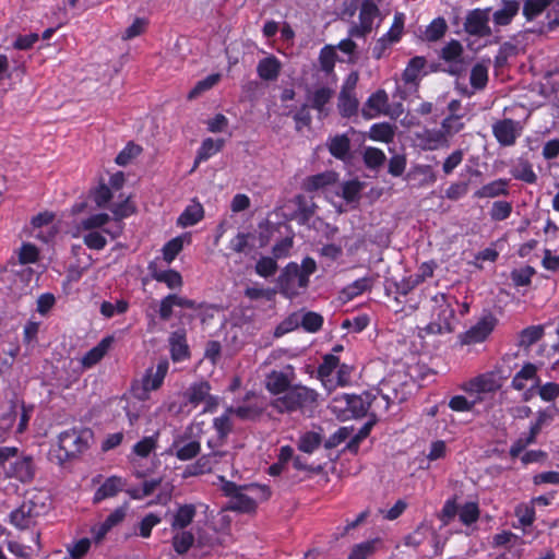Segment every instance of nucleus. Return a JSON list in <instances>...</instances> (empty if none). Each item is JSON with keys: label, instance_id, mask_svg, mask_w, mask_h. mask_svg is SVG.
<instances>
[{"label": "nucleus", "instance_id": "1", "mask_svg": "<svg viewBox=\"0 0 559 559\" xmlns=\"http://www.w3.org/2000/svg\"><path fill=\"white\" fill-rule=\"evenodd\" d=\"M459 301L454 296L438 293L429 300L430 321L424 328L427 334L441 335L455 331L459 320L455 317L454 306Z\"/></svg>", "mask_w": 559, "mask_h": 559}, {"label": "nucleus", "instance_id": "2", "mask_svg": "<svg viewBox=\"0 0 559 559\" xmlns=\"http://www.w3.org/2000/svg\"><path fill=\"white\" fill-rule=\"evenodd\" d=\"M319 393L301 384H293L283 395L272 400L271 406L280 414L312 413L318 406Z\"/></svg>", "mask_w": 559, "mask_h": 559}, {"label": "nucleus", "instance_id": "3", "mask_svg": "<svg viewBox=\"0 0 559 559\" xmlns=\"http://www.w3.org/2000/svg\"><path fill=\"white\" fill-rule=\"evenodd\" d=\"M222 489L229 497L228 509L239 512H251L257 508L258 502L270 498L271 491L266 486L251 484L248 486H237L233 481L224 478Z\"/></svg>", "mask_w": 559, "mask_h": 559}, {"label": "nucleus", "instance_id": "4", "mask_svg": "<svg viewBox=\"0 0 559 559\" xmlns=\"http://www.w3.org/2000/svg\"><path fill=\"white\" fill-rule=\"evenodd\" d=\"M316 270L317 263L310 257L305 258L301 265L296 262L288 263L277 280L281 294L287 298H294L299 295L301 289L308 287L309 277Z\"/></svg>", "mask_w": 559, "mask_h": 559}, {"label": "nucleus", "instance_id": "5", "mask_svg": "<svg viewBox=\"0 0 559 559\" xmlns=\"http://www.w3.org/2000/svg\"><path fill=\"white\" fill-rule=\"evenodd\" d=\"M48 496L36 491L27 497L19 508L10 513V522L19 530H27L37 523V520L48 510Z\"/></svg>", "mask_w": 559, "mask_h": 559}, {"label": "nucleus", "instance_id": "6", "mask_svg": "<svg viewBox=\"0 0 559 559\" xmlns=\"http://www.w3.org/2000/svg\"><path fill=\"white\" fill-rule=\"evenodd\" d=\"M93 441V432L88 428H71L58 437V460L63 463L83 454Z\"/></svg>", "mask_w": 559, "mask_h": 559}, {"label": "nucleus", "instance_id": "7", "mask_svg": "<svg viewBox=\"0 0 559 559\" xmlns=\"http://www.w3.org/2000/svg\"><path fill=\"white\" fill-rule=\"evenodd\" d=\"M369 391L360 395L342 394L332 400L333 412H348L353 417L369 415Z\"/></svg>", "mask_w": 559, "mask_h": 559}, {"label": "nucleus", "instance_id": "8", "mask_svg": "<svg viewBox=\"0 0 559 559\" xmlns=\"http://www.w3.org/2000/svg\"><path fill=\"white\" fill-rule=\"evenodd\" d=\"M491 129L499 145L510 147L521 138L524 127L521 121L503 118L495 121Z\"/></svg>", "mask_w": 559, "mask_h": 559}, {"label": "nucleus", "instance_id": "9", "mask_svg": "<svg viewBox=\"0 0 559 559\" xmlns=\"http://www.w3.org/2000/svg\"><path fill=\"white\" fill-rule=\"evenodd\" d=\"M168 369L169 362L165 358L160 359L155 367L147 368L141 380L139 399L145 400L151 391L158 390L164 382Z\"/></svg>", "mask_w": 559, "mask_h": 559}, {"label": "nucleus", "instance_id": "10", "mask_svg": "<svg viewBox=\"0 0 559 559\" xmlns=\"http://www.w3.org/2000/svg\"><path fill=\"white\" fill-rule=\"evenodd\" d=\"M229 456V452L225 450L210 451L209 453L199 457L195 463L188 465L183 471V477H191L210 473L218 463L227 462Z\"/></svg>", "mask_w": 559, "mask_h": 559}, {"label": "nucleus", "instance_id": "11", "mask_svg": "<svg viewBox=\"0 0 559 559\" xmlns=\"http://www.w3.org/2000/svg\"><path fill=\"white\" fill-rule=\"evenodd\" d=\"M415 146L421 151H437L448 148L449 141L445 139L440 128H423L413 134Z\"/></svg>", "mask_w": 559, "mask_h": 559}, {"label": "nucleus", "instance_id": "12", "mask_svg": "<svg viewBox=\"0 0 559 559\" xmlns=\"http://www.w3.org/2000/svg\"><path fill=\"white\" fill-rule=\"evenodd\" d=\"M489 13L490 9H474L467 12L464 21V31L472 36H490Z\"/></svg>", "mask_w": 559, "mask_h": 559}, {"label": "nucleus", "instance_id": "13", "mask_svg": "<svg viewBox=\"0 0 559 559\" xmlns=\"http://www.w3.org/2000/svg\"><path fill=\"white\" fill-rule=\"evenodd\" d=\"M265 411V404L261 399L254 397L253 393H248L243 403L238 406L228 407V412L246 421L258 420Z\"/></svg>", "mask_w": 559, "mask_h": 559}, {"label": "nucleus", "instance_id": "14", "mask_svg": "<svg viewBox=\"0 0 559 559\" xmlns=\"http://www.w3.org/2000/svg\"><path fill=\"white\" fill-rule=\"evenodd\" d=\"M379 386L384 393V396H386L392 404H400L406 401L411 394L408 385L402 381V378L399 374H392L383 379Z\"/></svg>", "mask_w": 559, "mask_h": 559}, {"label": "nucleus", "instance_id": "15", "mask_svg": "<svg viewBox=\"0 0 559 559\" xmlns=\"http://www.w3.org/2000/svg\"><path fill=\"white\" fill-rule=\"evenodd\" d=\"M496 319L492 316L481 318L475 325L461 335L463 344H476L485 341L492 332Z\"/></svg>", "mask_w": 559, "mask_h": 559}, {"label": "nucleus", "instance_id": "16", "mask_svg": "<svg viewBox=\"0 0 559 559\" xmlns=\"http://www.w3.org/2000/svg\"><path fill=\"white\" fill-rule=\"evenodd\" d=\"M500 379L492 372L483 373L465 382L463 390L467 393H492L500 389Z\"/></svg>", "mask_w": 559, "mask_h": 559}, {"label": "nucleus", "instance_id": "17", "mask_svg": "<svg viewBox=\"0 0 559 559\" xmlns=\"http://www.w3.org/2000/svg\"><path fill=\"white\" fill-rule=\"evenodd\" d=\"M209 392H211V384L207 381L193 382L182 393V405L189 408H197L209 397Z\"/></svg>", "mask_w": 559, "mask_h": 559}, {"label": "nucleus", "instance_id": "18", "mask_svg": "<svg viewBox=\"0 0 559 559\" xmlns=\"http://www.w3.org/2000/svg\"><path fill=\"white\" fill-rule=\"evenodd\" d=\"M111 212L117 224L114 228H105L104 233L108 234L112 239H115L122 234L123 225L120 223L121 219L132 215L135 212V206L130 201V198H127L120 203L112 204Z\"/></svg>", "mask_w": 559, "mask_h": 559}, {"label": "nucleus", "instance_id": "19", "mask_svg": "<svg viewBox=\"0 0 559 559\" xmlns=\"http://www.w3.org/2000/svg\"><path fill=\"white\" fill-rule=\"evenodd\" d=\"M4 468L7 476L14 477L22 483L31 481L35 476V465L32 456L19 457L9 467Z\"/></svg>", "mask_w": 559, "mask_h": 559}, {"label": "nucleus", "instance_id": "20", "mask_svg": "<svg viewBox=\"0 0 559 559\" xmlns=\"http://www.w3.org/2000/svg\"><path fill=\"white\" fill-rule=\"evenodd\" d=\"M168 343L173 361L179 362L190 358L187 334L183 329H179L170 333Z\"/></svg>", "mask_w": 559, "mask_h": 559}, {"label": "nucleus", "instance_id": "21", "mask_svg": "<svg viewBox=\"0 0 559 559\" xmlns=\"http://www.w3.org/2000/svg\"><path fill=\"white\" fill-rule=\"evenodd\" d=\"M389 114V97L384 90H378L371 94L367 99L362 109V115L366 118H374L380 115Z\"/></svg>", "mask_w": 559, "mask_h": 559}, {"label": "nucleus", "instance_id": "22", "mask_svg": "<svg viewBox=\"0 0 559 559\" xmlns=\"http://www.w3.org/2000/svg\"><path fill=\"white\" fill-rule=\"evenodd\" d=\"M334 96V90L329 86H317L307 93L308 106L316 109L319 115L326 116V105Z\"/></svg>", "mask_w": 559, "mask_h": 559}, {"label": "nucleus", "instance_id": "23", "mask_svg": "<svg viewBox=\"0 0 559 559\" xmlns=\"http://www.w3.org/2000/svg\"><path fill=\"white\" fill-rule=\"evenodd\" d=\"M509 179L506 178L495 179L477 189L474 192L473 198L480 200L507 197L509 194Z\"/></svg>", "mask_w": 559, "mask_h": 559}, {"label": "nucleus", "instance_id": "24", "mask_svg": "<svg viewBox=\"0 0 559 559\" xmlns=\"http://www.w3.org/2000/svg\"><path fill=\"white\" fill-rule=\"evenodd\" d=\"M283 64L274 55H269L259 60L257 64L258 76L262 81L274 82L278 79Z\"/></svg>", "mask_w": 559, "mask_h": 559}, {"label": "nucleus", "instance_id": "25", "mask_svg": "<svg viewBox=\"0 0 559 559\" xmlns=\"http://www.w3.org/2000/svg\"><path fill=\"white\" fill-rule=\"evenodd\" d=\"M390 405H392L391 401L384 396V393L382 392L381 388L378 386L377 389L369 391V415L373 419H379L383 417L388 411Z\"/></svg>", "mask_w": 559, "mask_h": 559}, {"label": "nucleus", "instance_id": "26", "mask_svg": "<svg viewBox=\"0 0 559 559\" xmlns=\"http://www.w3.org/2000/svg\"><path fill=\"white\" fill-rule=\"evenodd\" d=\"M531 381L535 386H539V377L537 374V367L531 362L525 364L512 378L511 385L518 391L526 388L527 382Z\"/></svg>", "mask_w": 559, "mask_h": 559}, {"label": "nucleus", "instance_id": "27", "mask_svg": "<svg viewBox=\"0 0 559 559\" xmlns=\"http://www.w3.org/2000/svg\"><path fill=\"white\" fill-rule=\"evenodd\" d=\"M340 366V359L328 354L323 357L322 364L318 367V377L322 381V384L329 391L334 390V379L332 378L333 371Z\"/></svg>", "mask_w": 559, "mask_h": 559}, {"label": "nucleus", "instance_id": "28", "mask_svg": "<svg viewBox=\"0 0 559 559\" xmlns=\"http://www.w3.org/2000/svg\"><path fill=\"white\" fill-rule=\"evenodd\" d=\"M290 379L282 371H272L266 376L265 388L273 395H283L289 388Z\"/></svg>", "mask_w": 559, "mask_h": 559}, {"label": "nucleus", "instance_id": "29", "mask_svg": "<svg viewBox=\"0 0 559 559\" xmlns=\"http://www.w3.org/2000/svg\"><path fill=\"white\" fill-rule=\"evenodd\" d=\"M463 53V46L459 40H450L441 50V58L448 62H453L450 72L459 74L461 72V57Z\"/></svg>", "mask_w": 559, "mask_h": 559}, {"label": "nucleus", "instance_id": "30", "mask_svg": "<svg viewBox=\"0 0 559 559\" xmlns=\"http://www.w3.org/2000/svg\"><path fill=\"white\" fill-rule=\"evenodd\" d=\"M150 271L155 281L166 284L169 289H179L183 285L182 276L176 270H157L150 265Z\"/></svg>", "mask_w": 559, "mask_h": 559}, {"label": "nucleus", "instance_id": "31", "mask_svg": "<svg viewBox=\"0 0 559 559\" xmlns=\"http://www.w3.org/2000/svg\"><path fill=\"white\" fill-rule=\"evenodd\" d=\"M126 486V480L118 476L107 478L94 495V501L99 502L106 498L114 497Z\"/></svg>", "mask_w": 559, "mask_h": 559}, {"label": "nucleus", "instance_id": "32", "mask_svg": "<svg viewBox=\"0 0 559 559\" xmlns=\"http://www.w3.org/2000/svg\"><path fill=\"white\" fill-rule=\"evenodd\" d=\"M224 144L225 142L222 139L213 140L212 138H206L203 140L201 146L198 150L192 171L199 166L200 163L207 160L210 157L221 152Z\"/></svg>", "mask_w": 559, "mask_h": 559}, {"label": "nucleus", "instance_id": "33", "mask_svg": "<svg viewBox=\"0 0 559 559\" xmlns=\"http://www.w3.org/2000/svg\"><path fill=\"white\" fill-rule=\"evenodd\" d=\"M326 146L332 156L345 160L349 157L350 140L346 134H337L328 140Z\"/></svg>", "mask_w": 559, "mask_h": 559}, {"label": "nucleus", "instance_id": "34", "mask_svg": "<svg viewBox=\"0 0 559 559\" xmlns=\"http://www.w3.org/2000/svg\"><path fill=\"white\" fill-rule=\"evenodd\" d=\"M514 179L534 185L537 181L532 164L526 158H519L510 170Z\"/></svg>", "mask_w": 559, "mask_h": 559}, {"label": "nucleus", "instance_id": "35", "mask_svg": "<svg viewBox=\"0 0 559 559\" xmlns=\"http://www.w3.org/2000/svg\"><path fill=\"white\" fill-rule=\"evenodd\" d=\"M197 514V508L194 504H182L179 506L173 515L170 523L173 530H185L191 524Z\"/></svg>", "mask_w": 559, "mask_h": 559}, {"label": "nucleus", "instance_id": "36", "mask_svg": "<svg viewBox=\"0 0 559 559\" xmlns=\"http://www.w3.org/2000/svg\"><path fill=\"white\" fill-rule=\"evenodd\" d=\"M112 342L111 337L103 338L95 347L90 349L81 359V364L84 368H91L96 365L108 352L110 344Z\"/></svg>", "mask_w": 559, "mask_h": 559}, {"label": "nucleus", "instance_id": "37", "mask_svg": "<svg viewBox=\"0 0 559 559\" xmlns=\"http://www.w3.org/2000/svg\"><path fill=\"white\" fill-rule=\"evenodd\" d=\"M427 61L425 57L416 56L412 58L405 70L403 71L402 78L406 84L417 85L420 79L421 71L424 70Z\"/></svg>", "mask_w": 559, "mask_h": 559}, {"label": "nucleus", "instance_id": "38", "mask_svg": "<svg viewBox=\"0 0 559 559\" xmlns=\"http://www.w3.org/2000/svg\"><path fill=\"white\" fill-rule=\"evenodd\" d=\"M204 216L203 206L199 202L189 204L177 219V224L181 227L193 226Z\"/></svg>", "mask_w": 559, "mask_h": 559}, {"label": "nucleus", "instance_id": "39", "mask_svg": "<svg viewBox=\"0 0 559 559\" xmlns=\"http://www.w3.org/2000/svg\"><path fill=\"white\" fill-rule=\"evenodd\" d=\"M463 115L453 114L448 115L440 124V130L445 136V139L451 142V139L461 132L465 128V123L463 122Z\"/></svg>", "mask_w": 559, "mask_h": 559}, {"label": "nucleus", "instance_id": "40", "mask_svg": "<svg viewBox=\"0 0 559 559\" xmlns=\"http://www.w3.org/2000/svg\"><path fill=\"white\" fill-rule=\"evenodd\" d=\"M381 545L382 540L380 538H373L356 544L352 548V551L348 555V559H368L379 549Z\"/></svg>", "mask_w": 559, "mask_h": 559}, {"label": "nucleus", "instance_id": "41", "mask_svg": "<svg viewBox=\"0 0 559 559\" xmlns=\"http://www.w3.org/2000/svg\"><path fill=\"white\" fill-rule=\"evenodd\" d=\"M372 287V278L371 277H361L346 287H344L341 292V296L345 301H349L355 297L361 295L364 292L370 290Z\"/></svg>", "mask_w": 559, "mask_h": 559}, {"label": "nucleus", "instance_id": "42", "mask_svg": "<svg viewBox=\"0 0 559 559\" xmlns=\"http://www.w3.org/2000/svg\"><path fill=\"white\" fill-rule=\"evenodd\" d=\"M428 538L435 540L437 539V535L429 525L420 524L405 537V545L416 548L423 545Z\"/></svg>", "mask_w": 559, "mask_h": 559}, {"label": "nucleus", "instance_id": "43", "mask_svg": "<svg viewBox=\"0 0 559 559\" xmlns=\"http://www.w3.org/2000/svg\"><path fill=\"white\" fill-rule=\"evenodd\" d=\"M369 138L373 141L390 143L395 135V127L389 122L374 123L370 127Z\"/></svg>", "mask_w": 559, "mask_h": 559}, {"label": "nucleus", "instance_id": "44", "mask_svg": "<svg viewBox=\"0 0 559 559\" xmlns=\"http://www.w3.org/2000/svg\"><path fill=\"white\" fill-rule=\"evenodd\" d=\"M231 412H228V407L225 413L219 417L213 419V427L215 428L221 444L225 443V439L233 430V423L230 416Z\"/></svg>", "mask_w": 559, "mask_h": 559}, {"label": "nucleus", "instance_id": "45", "mask_svg": "<svg viewBox=\"0 0 559 559\" xmlns=\"http://www.w3.org/2000/svg\"><path fill=\"white\" fill-rule=\"evenodd\" d=\"M337 107L340 114L343 117H350L355 115L358 109V100L355 97V93H347V91H341L338 95Z\"/></svg>", "mask_w": 559, "mask_h": 559}, {"label": "nucleus", "instance_id": "46", "mask_svg": "<svg viewBox=\"0 0 559 559\" xmlns=\"http://www.w3.org/2000/svg\"><path fill=\"white\" fill-rule=\"evenodd\" d=\"M386 156L380 148L368 146L364 148L362 160L367 168L379 169L383 166Z\"/></svg>", "mask_w": 559, "mask_h": 559}, {"label": "nucleus", "instance_id": "47", "mask_svg": "<svg viewBox=\"0 0 559 559\" xmlns=\"http://www.w3.org/2000/svg\"><path fill=\"white\" fill-rule=\"evenodd\" d=\"M334 181H335V174L328 171V173H322V174H318V175L308 177L304 181L302 187L306 191L312 192V191H317Z\"/></svg>", "mask_w": 559, "mask_h": 559}, {"label": "nucleus", "instance_id": "48", "mask_svg": "<svg viewBox=\"0 0 559 559\" xmlns=\"http://www.w3.org/2000/svg\"><path fill=\"white\" fill-rule=\"evenodd\" d=\"M519 11V3L516 1H508L503 8L493 13V22L497 25H508Z\"/></svg>", "mask_w": 559, "mask_h": 559}, {"label": "nucleus", "instance_id": "49", "mask_svg": "<svg viewBox=\"0 0 559 559\" xmlns=\"http://www.w3.org/2000/svg\"><path fill=\"white\" fill-rule=\"evenodd\" d=\"M554 2L559 4V0H525L523 14L528 21H532Z\"/></svg>", "mask_w": 559, "mask_h": 559}, {"label": "nucleus", "instance_id": "50", "mask_svg": "<svg viewBox=\"0 0 559 559\" xmlns=\"http://www.w3.org/2000/svg\"><path fill=\"white\" fill-rule=\"evenodd\" d=\"M448 29L447 22L443 17L435 19L425 29L424 37L428 41H437L441 39Z\"/></svg>", "mask_w": 559, "mask_h": 559}, {"label": "nucleus", "instance_id": "51", "mask_svg": "<svg viewBox=\"0 0 559 559\" xmlns=\"http://www.w3.org/2000/svg\"><path fill=\"white\" fill-rule=\"evenodd\" d=\"M512 210V203L504 200H498L492 202L489 216L493 222L506 221L510 217Z\"/></svg>", "mask_w": 559, "mask_h": 559}, {"label": "nucleus", "instance_id": "52", "mask_svg": "<svg viewBox=\"0 0 559 559\" xmlns=\"http://www.w3.org/2000/svg\"><path fill=\"white\" fill-rule=\"evenodd\" d=\"M544 335V328L542 325H531L521 331L519 335V344L528 347L538 342Z\"/></svg>", "mask_w": 559, "mask_h": 559}, {"label": "nucleus", "instance_id": "53", "mask_svg": "<svg viewBox=\"0 0 559 559\" xmlns=\"http://www.w3.org/2000/svg\"><path fill=\"white\" fill-rule=\"evenodd\" d=\"M185 237L178 236L166 242L162 249L163 260L170 264L183 249Z\"/></svg>", "mask_w": 559, "mask_h": 559}, {"label": "nucleus", "instance_id": "54", "mask_svg": "<svg viewBox=\"0 0 559 559\" xmlns=\"http://www.w3.org/2000/svg\"><path fill=\"white\" fill-rule=\"evenodd\" d=\"M322 437L314 431H308L300 436L298 441V449L305 453H312L320 447Z\"/></svg>", "mask_w": 559, "mask_h": 559}, {"label": "nucleus", "instance_id": "55", "mask_svg": "<svg viewBox=\"0 0 559 559\" xmlns=\"http://www.w3.org/2000/svg\"><path fill=\"white\" fill-rule=\"evenodd\" d=\"M378 13L379 9L371 0L362 2L359 11V21L360 24L365 26V29H371L373 19Z\"/></svg>", "mask_w": 559, "mask_h": 559}, {"label": "nucleus", "instance_id": "56", "mask_svg": "<svg viewBox=\"0 0 559 559\" xmlns=\"http://www.w3.org/2000/svg\"><path fill=\"white\" fill-rule=\"evenodd\" d=\"M194 542V536L191 532L180 530L173 537V546L177 554H186Z\"/></svg>", "mask_w": 559, "mask_h": 559}, {"label": "nucleus", "instance_id": "57", "mask_svg": "<svg viewBox=\"0 0 559 559\" xmlns=\"http://www.w3.org/2000/svg\"><path fill=\"white\" fill-rule=\"evenodd\" d=\"M471 85L475 90H483L488 82V66L484 63H477L471 71Z\"/></svg>", "mask_w": 559, "mask_h": 559}, {"label": "nucleus", "instance_id": "58", "mask_svg": "<svg viewBox=\"0 0 559 559\" xmlns=\"http://www.w3.org/2000/svg\"><path fill=\"white\" fill-rule=\"evenodd\" d=\"M221 80V74L214 73L207 75L205 79L199 81L195 86L189 92L188 98L192 99L204 93L205 91L211 90Z\"/></svg>", "mask_w": 559, "mask_h": 559}, {"label": "nucleus", "instance_id": "59", "mask_svg": "<svg viewBox=\"0 0 559 559\" xmlns=\"http://www.w3.org/2000/svg\"><path fill=\"white\" fill-rule=\"evenodd\" d=\"M460 521L464 525L475 523L479 518V508L476 502H466L459 509Z\"/></svg>", "mask_w": 559, "mask_h": 559}, {"label": "nucleus", "instance_id": "60", "mask_svg": "<svg viewBox=\"0 0 559 559\" xmlns=\"http://www.w3.org/2000/svg\"><path fill=\"white\" fill-rule=\"evenodd\" d=\"M298 215L302 223H307L316 213L317 204L312 200H307L304 195L296 197Z\"/></svg>", "mask_w": 559, "mask_h": 559}, {"label": "nucleus", "instance_id": "61", "mask_svg": "<svg viewBox=\"0 0 559 559\" xmlns=\"http://www.w3.org/2000/svg\"><path fill=\"white\" fill-rule=\"evenodd\" d=\"M514 513L522 527L531 526L535 521V509L531 503L519 504Z\"/></svg>", "mask_w": 559, "mask_h": 559}, {"label": "nucleus", "instance_id": "62", "mask_svg": "<svg viewBox=\"0 0 559 559\" xmlns=\"http://www.w3.org/2000/svg\"><path fill=\"white\" fill-rule=\"evenodd\" d=\"M86 233L82 236L84 245L92 250H103L107 240L105 236L97 230H85Z\"/></svg>", "mask_w": 559, "mask_h": 559}, {"label": "nucleus", "instance_id": "63", "mask_svg": "<svg viewBox=\"0 0 559 559\" xmlns=\"http://www.w3.org/2000/svg\"><path fill=\"white\" fill-rule=\"evenodd\" d=\"M323 324V318L321 314L308 311L301 313L300 325L308 332L314 333L321 329Z\"/></svg>", "mask_w": 559, "mask_h": 559}, {"label": "nucleus", "instance_id": "64", "mask_svg": "<svg viewBox=\"0 0 559 559\" xmlns=\"http://www.w3.org/2000/svg\"><path fill=\"white\" fill-rule=\"evenodd\" d=\"M301 313L294 312L289 314L285 320H283L275 329V336H283L286 333H289L296 330L300 325Z\"/></svg>", "mask_w": 559, "mask_h": 559}]
</instances>
